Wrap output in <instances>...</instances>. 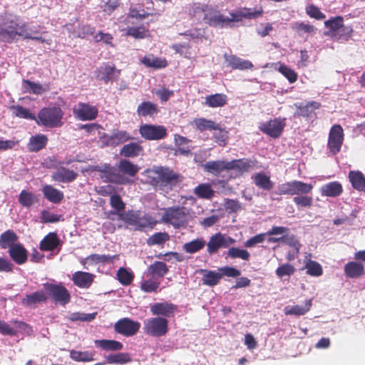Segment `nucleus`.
<instances>
[{
	"label": "nucleus",
	"instance_id": "f257e3e1",
	"mask_svg": "<svg viewBox=\"0 0 365 365\" xmlns=\"http://www.w3.org/2000/svg\"><path fill=\"white\" fill-rule=\"evenodd\" d=\"M140 168L128 160L121 159L118 167L110 164H104L101 166L96 165L93 170L99 173L100 178L104 182L113 183L115 185H127L132 183L126 175L134 177L138 173Z\"/></svg>",
	"mask_w": 365,
	"mask_h": 365
},
{
	"label": "nucleus",
	"instance_id": "f03ea898",
	"mask_svg": "<svg viewBox=\"0 0 365 365\" xmlns=\"http://www.w3.org/2000/svg\"><path fill=\"white\" fill-rule=\"evenodd\" d=\"M146 173L148 182L160 190H172L182 180L181 175L168 167H158Z\"/></svg>",
	"mask_w": 365,
	"mask_h": 365
},
{
	"label": "nucleus",
	"instance_id": "7ed1b4c3",
	"mask_svg": "<svg viewBox=\"0 0 365 365\" xmlns=\"http://www.w3.org/2000/svg\"><path fill=\"white\" fill-rule=\"evenodd\" d=\"M26 23L19 24L15 19H0V42L11 43L23 38Z\"/></svg>",
	"mask_w": 365,
	"mask_h": 365
},
{
	"label": "nucleus",
	"instance_id": "20e7f679",
	"mask_svg": "<svg viewBox=\"0 0 365 365\" xmlns=\"http://www.w3.org/2000/svg\"><path fill=\"white\" fill-rule=\"evenodd\" d=\"M63 111L59 106L44 107L39 110L36 122L46 128H59L63 125Z\"/></svg>",
	"mask_w": 365,
	"mask_h": 365
},
{
	"label": "nucleus",
	"instance_id": "39448f33",
	"mask_svg": "<svg viewBox=\"0 0 365 365\" xmlns=\"http://www.w3.org/2000/svg\"><path fill=\"white\" fill-rule=\"evenodd\" d=\"M162 220L172 225L175 229L185 227L187 224V213L184 207H170L165 210Z\"/></svg>",
	"mask_w": 365,
	"mask_h": 365
},
{
	"label": "nucleus",
	"instance_id": "423d86ee",
	"mask_svg": "<svg viewBox=\"0 0 365 365\" xmlns=\"http://www.w3.org/2000/svg\"><path fill=\"white\" fill-rule=\"evenodd\" d=\"M43 287L47 297H49L55 304L65 306L71 301V294L62 284L46 282Z\"/></svg>",
	"mask_w": 365,
	"mask_h": 365
},
{
	"label": "nucleus",
	"instance_id": "0eeeda50",
	"mask_svg": "<svg viewBox=\"0 0 365 365\" xmlns=\"http://www.w3.org/2000/svg\"><path fill=\"white\" fill-rule=\"evenodd\" d=\"M143 331L154 337L165 336L168 331V321L166 318L157 317L144 322Z\"/></svg>",
	"mask_w": 365,
	"mask_h": 365
},
{
	"label": "nucleus",
	"instance_id": "6e6552de",
	"mask_svg": "<svg viewBox=\"0 0 365 365\" xmlns=\"http://www.w3.org/2000/svg\"><path fill=\"white\" fill-rule=\"evenodd\" d=\"M286 118H275L271 119L269 121L260 123L259 129L264 134L272 138H279L286 126Z\"/></svg>",
	"mask_w": 365,
	"mask_h": 365
},
{
	"label": "nucleus",
	"instance_id": "1a4fd4ad",
	"mask_svg": "<svg viewBox=\"0 0 365 365\" xmlns=\"http://www.w3.org/2000/svg\"><path fill=\"white\" fill-rule=\"evenodd\" d=\"M139 133L143 138L148 140H159L165 138L168 135L165 126L148 123L140 125Z\"/></svg>",
	"mask_w": 365,
	"mask_h": 365
},
{
	"label": "nucleus",
	"instance_id": "9d476101",
	"mask_svg": "<svg viewBox=\"0 0 365 365\" xmlns=\"http://www.w3.org/2000/svg\"><path fill=\"white\" fill-rule=\"evenodd\" d=\"M344 130L341 125H334L329 131L327 148L332 155H336L340 152L344 142Z\"/></svg>",
	"mask_w": 365,
	"mask_h": 365
},
{
	"label": "nucleus",
	"instance_id": "9b49d317",
	"mask_svg": "<svg viewBox=\"0 0 365 365\" xmlns=\"http://www.w3.org/2000/svg\"><path fill=\"white\" fill-rule=\"evenodd\" d=\"M235 242V240L220 232L213 235L207 244V251L209 254L216 253L220 248L229 247Z\"/></svg>",
	"mask_w": 365,
	"mask_h": 365
},
{
	"label": "nucleus",
	"instance_id": "f8f14e48",
	"mask_svg": "<svg viewBox=\"0 0 365 365\" xmlns=\"http://www.w3.org/2000/svg\"><path fill=\"white\" fill-rule=\"evenodd\" d=\"M140 324L129 318L119 319L114 325L115 332L125 336L135 335L140 329Z\"/></svg>",
	"mask_w": 365,
	"mask_h": 365
},
{
	"label": "nucleus",
	"instance_id": "ddd939ff",
	"mask_svg": "<svg viewBox=\"0 0 365 365\" xmlns=\"http://www.w3.org/2000/svg\"><path fill=\"white\" fill-rule=\"evenodd\" d=\"M202 22L214 27H225V21H228L225 16L220 11L207 4Z\"/></svg>",
	"mask_w": 365,
	"mask_h": 365
},
{
	"label": "nucleus",
	"instance_id": "4468645a",
	"mask_svg": "<svg viewBox=\"0 0 365 365\" xmlns=\"http://www.w3.org/2000/svg\"><path fill=\"white\" fill-rule=\"evenodd\" d=\"M76 118L81 120H93L96 118L98 110L96 106L86 103H79L73 108Z\"/></svg>",
	"mask_w": 365,
	"mask_h": 365
},
{
	"label": "nucleus",
	"instance_id": "2eb2a0df",
	"mask_svg": "<svg viewBox=\"0 0 365 365\" xmlns=\"http://www.w3.org/2000/svg\"><path fill=\"white\" fill-rule=\"evenodd\" d=\"M121 71L117 69L114 64H104L96 71V78L105 83L116 81L120 76Z\"/></svg>",
	"mask_w": 365,
	"mask_h": 365
},
{
	"label": "nucleus",
	"instance_id": "dca6fc26",
	"mask_svg": "<svg viewBox=\"0 0 365 365\" xmlns=\"http://www.w3.org/2000/svg\"><path fill=\"white\" fill-rule=\"evenodd\" d=\"M176 310L177 306L168 302L155 303L150 307L153 315L163 316L164 318L173 317Z\"/></svg>",
	"mask_w": 365,
	"mask_h": 365
},
{
	"label": "nucleus",
	"instance_id": "f3484780",
	"mask_svg": "<svg viewBox=\"0 0 365 365\" xmlns=\"http://www.w3.org/2000/svg\"><path fill=\"white\" fill-rule=\"evenodd\" d=\"M258 161L256 159L241 158L230 161V170H236L244 173L250 171L251 169L258 168Z\"/></svg>",
	"mask_w": 365,
	"mask_h": 365
},
{
	"label": "nucleus",
	"instance_id": "a211bd4d",
	"mask_svg": "<svg viewBox=\"0 0 365 365\" xmlns=\"http://www.w3.org/2000/svg\"><path fill=\"white\" fill-rule=\"evenodd\" d=\"M95 274L77 271L72 274V281L73 284L81 289H88L94 282Z\"/></svg>",
	"mask_w": 365,
	"mask_h": 365
},
{
	"label": "nucleus",
	"instance_id": "6ab92c4d",
	"mask_svg": "<svg viewBox=\"0 0 365 365\" xmlns=\"http://www.w3.org/2000/svg\"><path fill=\"white\" fill-rule=\"evenodd\" d=\"M224 58L227 66L233 70H248L253 67V64L248 60H244L236 55L224 54Z\"/></svg>",
	"mask_w": 365,
	"mask_h": 365
},
{
	"label": "nucleus",
	"instance_id": "aec40b11",
	"mask_svg": "<svg viewBox=\"0 0 365 365\" xmlns=\"http://www.w3.org/2000/svg\"><path fill=\"white\" fill-rule=\"evenodd\" d=\"M8 253L11 259L19 265L25 264L28 260V251L21 243L10 247Z\"/></svg>",
	"mask_w": 365,
	"mask_h": 365
},
{
	"label": "nucleus",
	"instance_id": "412c9836",
	"mask_svg": "<svg viewBox=\"0 0 365 365\" xmlns=\"http://www.w3.org/2000/svg\"><path fill=\"white\" fill-rule=\"evenodd\" d=\"M344 274L347 278L358 279L365 274L364 265L356 261L347 262L344 267Z\"/></svg>",
	"mask_w": 365,
	"mask_h": 365
},
{
	"label": "nucleus",
	"instance_id": "4be33fe9",
	"mask_svg": "<svg viewBox=\"0 0 365 365\" xmlns=\"http://www.w3.org/2000/svg\"><path fill=\"white\" fill-rule=\"evenodd\" d=\"M61 240L56 232H49L40 242L39 249L44 252H51L58 249Z\"/></svg>",
	"mask_w": 365,
	"mask_h": 365
},
{
	"label": "nucleus",
	"instance_id": "5701e85b",
	"mask_svg": "<svg viewBox=\"0 0 365 365\" xmlns=\"http://www.w3.org/2000/svg\"><path fill=\"white\" fill-rule=\"evenodd\" d=\"M78 175V173L73 170L61 167L58 170L53 173L51 178L58 182H71L75 180Z\"/></svg>",
	"mask_w": 365,
	"mask_h": 365
},
{
	"label": "nucleus",
	"instance_id": "b1692460",
	"mask_svg": "<svg viewBox=\"0 0 365 365\" xmlns=\"http://www.w3.org/2000/svg\"><path fill=\"white\" fill-rule=\"evenodd\" d=\"M110 205L113 210H110L108 213V218L114 220V216H119L120 214L123 213L125 209V204L123 201L121 197L114 193L110 197Z\"/></svg>",
	"mask_w": 365,
	"mask_h": 365
},
{
	"label": "nucleus",
	"instance_id": "393cba45",
	"mask_svg": "<svg viewBox=\"0 0 365 365\" xmlns=\"http://www.w3.org/2000/svg\"><path fill=\"white\" fill-rule=\"evenodd\" d=\"M205 171L212 173L214 175H218L224 170H230V161L225 160H210L206 162L204 165Z\"/></svg>",
	"mask_w": 365,
	"mask_h": 365
},
{
	"label": "nucleus",
	"instance_id": "a878e982",
	"mask_svg": "<svg viewBox=\"0 0 365 365\" xmlns=\"http://www.w3.org/2000/svg\"><path fill=\"white\" fill-rule=\"evenodd\" d=\"M19 237L13 230H7L0 235V247L1 249H10L16 246L19 242Z\"/></svg>",
	"mask_w": 365,
	"mask_h": 365
},
{
	"label": "nucleus",
	"instance_id": "bb28decb",
	"mask_svg": "<svg viewBox=\"0 0 365 365\" xmlns=\"http://www.w3.org/2000/svg\"><path fill=\"white\" fill-rule=\"evenodd\" d=\"M48 140L47 136L44 134L32 135L27 144V148L31 152H38L46 148Z\"/></svg>",
	"mask_w": 365,
	"mask_h": 365
},
{
	"label": "nucleus",
	"instance_id": "cd10ccee",
	"mask_svg": "<svg viewBox=\"0 0 365 365\" xmlns=\"http://www.w3.org/2000/svg\"><path fill=\"white\" fill-rule=\"evenodd\" d=\"M47 299L48 297L43 291H36L22 298L21 304L25 307H32L36 304L46 302Z\"/></svg>",
	"mask_w": 365,
	"mask_h": 365
},
{
	"label": "nucleus",
	"instance_id": "c85d7f7f",
	"mask_svg": "<svg viewBox=\"0 0 365 365\" xmlns=\"http://www.w3.org/2000/svg\"><path fill=\"white\" fill-rule=\"evenodd\" d=\"M297 110L295 115L304 118H309L314 111L321 107V103L317 101H310L306 104L302 103L295 104Z\"/></svg>",
	"mask_w": 365,
	"mask_h": 365
},
{
	"label": "nucleus",
	"instance_id": "c756f323",
	"mask_svg": "<svg viewBox=\"0 0 365 365\" xmlns=\"http://www.w3.org/2000/svg\"><path fill=\"white\" fill-rule=\"evenodd\" d=\"M133 139V137L125 130H114L111 135L108 138L107 145L115 146L123 144L129 140Z\"/></svg>",
	"mask_w": 365,
	"mask_h": 365
},
{
	"label": "nucleus",
	"instance_id": "7c9ffc66",
	"mask_svg": "<svg viewBox=\"0 0 365 365\" xmlns=\"http://www.w3.org/2000/svg\"><path fill=\"white\" fill-rule=\"evenodd\" d=\"M342 192V185L337 181L327 183L321 187L322 196L335 197L339 196Z\"/></svg>",
	"mask_w": 365,
	"mask_h": 365
},
{
	"label": "nucleus",
	"instance_id": "2f4dec72",
	"mask_svg": "<svg viewBox=\"0 0 365 365\" xmlns=\"http://www.w3.org/2000/svg\"><path fill=\"white\" fill-rule=\"evenodd\" d=\"M135 230L144 231L146 228H153L157 221L149 214L140 215L138 211Z\"/></svg>",
	"mask_w": 365,
	"mask_h": 365
},
{
	"label": "nucleus",
	"instance_id": "473e14b6",
	"mask_svg": "<svg viewBox=\"0 0 365 365\" xmlns=\"http://www.w3.org/2000/svg\"><path fill=\"white\" fill-rule=\"evenodd\" d=\"M42 192L46 199L55 204L61 202L63 199V192L49 185L43 187Z\"/></svg>",
	"mask_w": 365,
	"mask_h": 365
},
{
	"label": "nucleus",
	"instance_id": "72a5a7b5",
	"mask_svg": "<svg viewBox=\"0 0 365 365\" xmlns=\"http://www.w3.org/2000/svg\"><path fill=\"white\" fill-rule=\"evenodd\" d=\"M252 178L255 185L264 190H270L274 186L270 178L262 172L256 173Z\"/></svg>",
	"mask_w": 365,
	"mask_h": 365
},
{
	"label": "nucleus",
	"instance_id": "f704fd0d",
	"mask_svg": "<svg viewBox=\"0 0 365 365\" xmlns=\"http://www.w3.org/2000/svg\"><path fill=\"white\" fill-rule=\"evenodd\" d=\"M158 106L150 101H143L138 105L137 113L139 116L152 117L158 113Z\"/></svg>",
	"mask_w": 365,
	"mask_h": 365
},
{
	"label": "nucleus",
	"instance_id": "c9c22d12",
	"mask_svg": "<svg viewBox=\"0 0 365 365\" xmlns=\"http://www.w3.org/2000/svg\"><path fill=\"white\" fill-rule=\"evenodd\" d=\"M9 110L15 117L36 121V115L31 113L29 109L24 108L21 105H12L9 107Z\"/></svg>",
	"mask_w": 365,
	"mask_h": 365
},
{
	"label": "nucleus",
	"instance_id": "e433bc0d",
	"mask_svg": "<svg viewBox=\"0 0 365 365\" xmlns=\"http://www.w3.org/2000/svg\"><path fill=\"white\" fill-rule=\"evenodd\" d=\"M349 179L354 189L365 192V177L361 172L350 171L349 173Z\"/></svg>",
	"mask_w": 365,
	"mask_h": 365
},
{
	"label": "nucleus",
	"instance_id": "4c0bfd02",
	"mask_svg": "<svg viewBox=\"0 0 365 365\" xmlns=\"http://www.w3.org/2000/svg\"><path fill=\"white\" fill-rule=\"evenodd\" d=\"M143 150V147L138 143H130L124 145L120 151V155L125 158H135Z\"/></svg>",
	"mask_w": 365,
	"mask_h": 365
},
{
	"label": "nucleus",
	"instance_id": "58836bf2",
	"mask_svg": "<svg viewBox=\"0 0 365 365\" xmlns=\"http://www.w3.org/2000/svg\"><path fill=\"white\" fill-rule=\"evenodd\" d=\"M193 123L195 125V128L200 132L220 129L219 124L212 120H208L204 118L195 119Z\"/></svg>",
	"mask_w": 365,
	"mask_h": 365
},
{
	"label": "nucleus",
	"instance_id": "ea45409f",
	"mask_svg": "<svg viewBox=\"0 0 365 365\" xmlns=\"http://www.w3.org/2000/svg\"><path fill=\"white\" fill-rule=\"evenodd\" d=\"M343 24L344 19L341 16L331 17L329 20L325 21L324 26L327 29H328L327 35L329 36L332 38L336 31L339 30L341 27H342Z\"/></svg>",
	"mask_w": 365,
	"mask_h": 365
},
{
	"label": "nucleus",
	"instance_id": "a19ab883",
	"mask_svg": "<svg viewBox=\"0 0 365 365\" xmlns=\"http://www.w3.org/2000/svg\"><path fill=\"white\" fill-rule=\"evenodd\" d=\"M148 272L153 277L163 278L169 272L167 264L161 261H155L148 267Z\"/></svg>",
	"mask_w": 365,
	"mask_h": 365
},
{
	"label": "nucleus",
	"instance_id": "79ce46f5",
	"mask_svg": "<svg viewBox=\"0 0 365 365\" xmlns=\"http://www.w3.org/2000/svg\"><path fill=\"white\" fill-rule=\"evenodd\" d=\"M227 103V96L215 93L205 97V104L210 108L222 107Z\"/></svg>",
	"mask_w": 365,
	"mask_h": 365
},
{
	"label": "nucleus",
	"instance_id": "37998d69",
	"mask_svg": "<svg viewBox=\"0 0 365 365\" xmlns=\"http://www.w3.org/2000/svg\"><path fill=\"white\" fill-rule=\"evenodd\" d=\"M94 343L97 347L105 351H120L123 346L121 342L110 339H97Z\"/></svg>",
	"mask_w": 365,
	"mask_h": 365
},
{
	"label": "nucleus",
	"instance_id": "c03bdc74",
	"mask_svg": "<svg viewBox=\"0 0 365 365\" xmlns=\"http://www.w3.org/2000/svg\"><path fill=\"white\" fill-rule=\"evenodd\" d=\"M200 272L204 273L202 278V284L210 287L217 285L221 279L220 272L212 270L201 269Z\"/></svg>",
	"mask_w": 365,
	"mask_h": 365
},
{
	"label": "nucleus",
	"instance_id": "a18cd8bd",
	"mask_svg": "<svg viewBox=\"0 0 365 365\" xmlns=\"http://www.w3.org/2000/svg\"><path fill=\"white\" fill-rule=\"evenodd\" d=\"M312 306V300H307L304 307L299 305L287 306L284 312L286 315L301 316L308 312Z\"/></svg>",
	"mask_w": 365,
	"mask_h": 365
},
{
	"label": "nucleus",
	"instance_id": "49530a36",
	"mask_svg": "<svg viewBox=\"0 0 365 365\" xmlns=\"http://www.w3.org/2000/svg\"><path fill=\"white\" fill-rule=\"evenodd\" d=\"M91 259V264H112L116 260H119V255H98L92 254L89 255Z\"/></svg>",
	"mask_w": 365,
	"mask_h": 365
},
{
	"label": "nucleus",
	"instance_id": "de8ad7c7",
	"mask_svg": "<svg viewBox=\"0 0 365 365\" xmlns=\"http://www.w3.org/2000/svg\"><path fill=\"white\" fill-rule=\"evenodd\" d=\"M194 194L199 198L210 200L215 195V191L210 184L201 183L195 187Z\"/></svg>",
	"mask_w": 365,
	"mask_h": 365
},
{
	"label": "nucleus",
	"instance_id": "09e8293b",
	"mask_svg": "<svg viewBox=\"0 0 365 365\" xmlns=\"http://www.w3.org/2000/svg\"><path fill=\"white\" fill-rule=\"evenodd\" d=\"M205 245V240L200 237L185 243L182 246V250L186 253L193 254L203 249Z\"/></svg>",
	"mask_w": 365,
	"mask_h": 365
},
{
	"label": "nucleus",
	"instance_id": "8fccbe9b",
	"mask_svg": "<svg viewBox=\"0 0 365 365\" xmlns=\"http://www.w3.org/2000/svg\"><path fill=\"white\" fill-rule=\"evenodd\" d=\"M160 284V282L153 277L150 279L143 280L140 282V288L145 293L157 292Z\"/></svg>",
	"mask_w": 365,
	"mask_h": 365
},
{
	"label": "nucleus",
	"instance_id": "3c124183",
	"mask_svg": "<svg viewBox=\"0 0 365 365\" xmlns=\"http://www.w3.org/2000/svg\"><path fill=\"white\" fill-rule=\"evenodd\" d=\"M148 29L144 25H141L139 26L128 27L126 30V35L132 36L136 39H142L145 38L148 36Z\"/></svg>",
	"mask_w": 365,
	"mask_h": 365
},
{
	"label": "nucleus",
	"instance_id": "603ef678",
	"mask_svg": "<svg viewBox=\"0 0 365 365\" xmlns=\"http://www.w3.org/2000/svg\"><path fill=\"white\" fill-rule=\"evenodd\" d=\"M116 276L118 282L123 286L130 285L134 279V274L124 267H120L118 269Z\"/></svg>",
	"mask_w": 365,
	"mask_h": 365
},
{
	"label": "nucleus",
	"instance_id": "864d4df0",
	"mask_svg": "<svg viewBox=\"0 0 365 365\" xmlns=\"http://www.w3.org/2000/svg\"><path fill=\"white\" fill-rule=\"evenodd\" d=\"M141 62L147 67L154 68H165L168 65L167 61L165 58L162 59L157 57L151 58L149 56H144L141 60Z\"/></svg>",
	"mask_w": 365,
	"mask_h": 365
},
{
	"label": "nucleus",
	"instance_id": "5fc2aeb1",
	"mask_svg": "<svg viewBox=\"0 0 365 365\" xmlns=\"http://www.w3.org/2000/svg\"><path fill=\"white\" fill-rule=\"evenodd\" d=\"M307 274L313 277H319L323 274L322 265L317 261L308 259L305 263Z\"/></svg>",
	"mask_w": 365,
	"mask_h": 365
},
{
	"label": "nucleus",
	"instance_id": "6e6d98bb",
	"mask_svg": "<svg viewBox=\"0 0 365 365\" xmlns=\"http://www.w3.org/2000/svg\"><path fill=\"white\" fill-rule=\"evenodd\" d=\"M131 361L132 359L128 353H118L106 356V361L108 364H124Z\"/></svg>",
	"mask_w": 365,
	"mask_h": 365
},
{
	"label": "nucleus",
	"instance_id": "4d7b16f0",
	"mask_svg": "<svg viewBox=\"0 0 365 365\" xmlns=\"http://www.w3.org/2000/svg\"><path fill=\"white\" fill-rule=\"evenodd\" d=\"M37 201L38 200L34 194L25 190H23L19 194V202L23 207H29Z\"/></svg>",
	"mask_w": 365,
	"mask_h": 365
},
{
	"label": "nucleus",
	"instance_id": "13d9d810",
	"mask_svg": "<svg viewBox=\"0 0 365 365\" xmlns=\"http://www.w3.org/2000/svg\"><path fill=\"white\" fill-rule=\"evenodd\" d=\"M352 33V27L351 26H344L343 24L342 27L336 31L332 38L336 41H347L351 37Z\"/></svg>",
	"mask_w": 365,
	"mask_h": 365
},
{
	"label": "nucleus",
	"instance_id": "bf43d9fd",
	"mask_svg": "<svg viewBox=\"0 0 365 365\" xmlns=\"http://www.w3.org/2000/svg\"><path fill=\"white\" fill-rule=\"evenodd\" d=\"M94 354L89 351H70V357L76 361L88 362L94 359Z\"/></svg>",
	"mask_w": 365,
	"mask_h": 365
},
{
	"label": "nucleus",
	"instance_id": "052dcab7",
	"mask_svg": "<svg viewBox=\"0 0 365 365\" xmlns=\"http://www.w3.org/2000/svg\"><path fill=\"white\" fill-rule=\"evenodd\" d=\"M206 4L193 3L190 8L189 14L198 21H202Z\"/></svg>",
	"mask_w": 365,
	"mask_h": 365
},
{
	"label": "nucleus",
	"instance_id": "680f3d73",
	"mask_svg": "<svg viewBox=\"0 0 365 365\" xmlns=\"http://www.w3.org/2000/svg\"><path fill=\"white\" fill-rule=\"evenodd\" d=\"M227 255L231 259L239 258L245 261L249 260L250 257V254L247 250L234 247L229 248Z\"/></svg>",
	"mask_w": 365,
	"mask_h": 365
},
{
	"label": "nucleus",
	"instance_id": "e2e57ef3",
	"mask_svg": "<svg viewBox=\"0 0 365 365\" xmlns=\"http://www.w3.org/2000/svg\"><path fill=\"white\" fill-rule=\"evenodd\" d=\"M170 236L167 232H156L148 237L146 240L149 246L162 245L168 241Z\"/></svg>",
	"mask_w": 365,
	"mask_h": 365
},
{
	"label": "nucleus",
	"instance_id": "0e129e2a",
	"mask_svg": "<svg viewBox=\"0 0 365 365\" xmlns=\"http://www.w3.org/2000/svg\"><path fill=\"white\" fill-rule=\"evenodd\" d=\"M313 189L312 184L299 180H294V195H306Z\"/></svg>",
	"mask_w": 365,
	"mask_h": 365
},
{
	"label": "nucleus",
	"instance_id": "69168bd1",
	"mask_svg": "<svg viewBox=\"0 0 365 365\" xmlns=\"http://www.w3.org/2000/svg\"><path fill=\"white\" fill-rule=\"evenodd\" d=\"M138 212H135L133 210H128L127 212L124 211L123 213L120 214L118 217V220L123 221L127 225L133 226L135 227Z\"/></svg>",
	"mask_w": 365,
	"mask_h": 365
},
{
	"label": "nucleus",
	"instance_id": "338daca9",
	"mask_svg": "<svg viewBox=\"0 0 365 365\" xmlns=\"http://www.w3.org/2000/svg\"><path fill=\"white\" fill-rule=\"evenodd\" d=\"M278 71L288 80L290 83H293L297 81L298 78L297 72L287 66L284 64L280 65Z\"/></svg>",
	"mask_w": 365,
	"mask_h": 365
},
{
	"label": "nucleus",
	"instance_id": "774afa93",
	"mask_svg": "<svg viewBox=\"0 0 365 365\" xmlns=\"http://www.w3.org/2000/svg\"><path fill=\"white\" fill-rule=\"evenodd\" d=\"M243 18L247 19H257L262 16L263 9L262 6L258 8H243L242 9Z\"/></svg>",
	"mask_w": 365,
	"mask_h": 365
}]
</instances>
